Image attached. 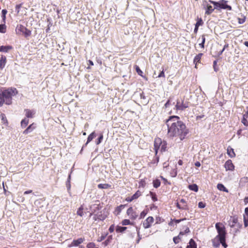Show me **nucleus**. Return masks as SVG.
<instances>
[{
  "label": "nucleus",
  "mask_w": 248,
  "mask_h": 248,
  "mask_svg": "<svg viewBox=\"0 0 248 248\" xmlns=\"http://www.w3.org/2000/svg\"><path fill=\"white\" fill-rule=\"evenodd\" d=\"M238 223V219L235 217H231L229 221V226L232 228L234 227Z\"/></svg>",
  "instance_id": "obj_14"
},
{
  "label": "nucleus",
  "mask_w": 248,
  "mask_h": 248,
  "mask_svg": "<svg viewBox=\"0 0 248 248\" xmlns=\"http://www.w3.org/2000/svg\"><path fill=\"white\" fill-rule=\"evenodd\" d=\"M70 178H71V175L69 174L68 176V178L67 184H66L67 187H68V188H70V186H68V184H69L70 183Z\"/></svg>",
  "instance_id": "obj_57"
},
{
  "label": "nucleus",
  "mask_w": 248,
  "mask_h": 248,
  "mask_svg": "<svg viewBox=\"0 0 248 248\" xmlns=\"http://www.w3.org/2000/svg\"><path fill=\"white\" fill-rule=\"evenodd\" d=\"M179 237H174L173 238V242L175 244H178L179 242L180 239H179Z\"/></svg>",
  "instance_id": "obj_52"
},
{
  "label": "nucleus",
  "mask_w": 248,
  "mask_h": 248,
  "mask_svg": "<svg viewBox=\"0 0 248 248\" xmlns=\"http://www.w3.org/2000/svg\"><path fill=\"white\" fill-rule=\"evenodd\" d=\"M228 46H229V45L228 44L225 45L224 47H223V49L218 52V56H220V55H221L222 54L223 52L224 51L225 49L226 48L228 47Z\"/></svg>",
  "instance_id": "obj_46"
},
{
  "label": "nucleus",
  "mask_w": 248,
  "mask_h": 248,
  "mask_svg": "<svg viewBox=\"0 0 248 248\" xmlns=\"http://www.w3.org/2000/svg\"><path fill=\"white\" fill-rule=\"evenodd\" d=\"M21 7V4H18L16 6V9L17 10V12L18 13L19 12V9Z\"/></svg>",
  "instance_id": "obj_58"
},
{
  "label": "nucleus",
  "mask_w": 248,
  "mask_h": 248,
  "mask_svg": "<svg viewBox=\"0 0 248 248\" xmlns=\"http://www.w3.org/2000/svg\"><path fill=\"white\" fill-rule=\"evenodd\" d=\"M110 187V185L108 184H100L98 185V187L100 189H107Z\"/></svg>",
  "instance_id": "obj_28"
},
{
  "label": "nucleus",
  "mask_w": 248,
  "mask_h": 248,
  "mask_svg": "<svg viewBox=\"0 0 248 248\" xmlns=\"http://www.w3.org/2000/svg\"><path fill=\"white\" fill-rule=\"evenodd\" d=\"M141 195V192L138 190L132 197V199L134 200L138 199Z\"/></svg>",
  "instance_id": "obj_35"
},
{
  "label": "nucleus",
  "mask_w": 248,
  "mask_h": 248,
  "mask_svg": "<svg viewBox=\"0 0 248 248\" xmlns=\"http://www.w3.org/2000/svg\"><path fill=\"white\" fill-rule=\"evenodd\" d=\"M154 219L152 217H149L143 222V226L145 229L149 228L151 227L152 223H153Z\"/></svg>",
  "instance_id": "obj_8"
},
{
  "label": "nucleus",
  "mask_w": 248,
  "mask_h": 248,
  "mask_svg": "<svg viewBox=\"0 0 248 248\" xmlns=\"http://www.w3.org/2000/svg\"><path fill=\"white\" fill-rule=\"evenodd\" d=\"M24 111L25 112V116L26 118H32L34 117L35 114L34 111L29 109H25Z\"/></svg>",
  "instance_id": "obj_13"
},
{
  "label": "nucleus",
  "mask_w": 248,
  "mask_h": 248,
  "mask_svg": "<svg viewBox=\"0 0 248 248\" xmlns=\"http://www.w3.org/2000/svg\"><path fill=\"white\" fill-rule=\"evenodd\" d=\"M220 225H221V224L220 223H217L215 225L218 233L217 237L219 239L220 244L226 248L227 247V245L225 242L226 235L225 228L224 226H220Z\"/></svg>",
  "instance_id": "obj_4"
},
{
  "label": "nucleus",
  "mask_w": 248,
  "mask_h": 248,
  "mask_svg": "<svg viewBox=\"0 0 248 248\" xmlns=\"http://www.w3.org/2000/svg\"><path fill=\"white\" fill-rule=\"evenodd\" d=\"M215 9H216L215 7L213 8L212 6L208 4L206 5V8H205V14L210 15L214 12Z\"/></svg>",
  "instance_id": "obj_15"
},
{
  "label": "nucleus",
  "mask_w": 248,
  "mask_h": 248,
  "mask_svg": "<svg viewBox=\"0 0 248 248\" xmlns=\"http://www.w3.org/2000/svg\"><path fill=\"white\" fill-rule=\"evenodd\" d=\"M126 228H127L125 227L117 226L116 230L117 232H124L126 229Z\"/></svg>",
  "instance_id": "obj_38"
},
{
  "label": "nucleus",
  "mask_w": 248,
  "mask_h": 248,
  "mask_svg": "<svg viewBox=\"0 0 248 248\" xmlns=\"http://www.w3.org/2000/svg\"><path fill=\"white\" fill-rule=\"evenodd\" d=\"M84 240L85 239L84 238H79L77 240H74L72 243L68 245V247L71 248L72 247H77L83 243Z\"/></svg>",
  "instance_id": "obj_10"
},
{
  "label": "nucleus",
  "mask_w": 248,
  "mask_h": 248,
  "mask_svg": "<svg viewBox=\"0 0 248 248\" xmlns=\"http://www.w3.org/2000/svg\"><path fill=\"white\" fill-rule=\"evenodd\" d=\"M18 91L14 87L4 88L0 90V107L4 104L10 105L13 102V97L18 94Z\"/></svg>",
  "instance_id": "obj_2"
},
{
  "label": "nucleus",
  "mask_w": 248,
  "mask_h": 248,
  "mask_svg": "<svg viewBox=\"0 0 248 248\" xmlns=\"http://www.w3.org/2000/svg\"><path fill=\"white\" fill-rule=\"evenodd\" d=\"M186 248H197V245L192 239L190 240L189 245L187 246Z\"/></svg>",
  "instance_id": "obj_25"
},
{
  "label": "nucleus",
  "mask_w": 248,
  "mask_h": 248,
  "mask_svg": "<svg viewBox=\"0 0 248 248\" xmlns=\"http://www.w3.org/2000/svg\"><path fill=\"white\" fill-rule=\"evenodd\" d=\"M213 245L215 248H217L220 245V241L219 238L217 237V235L212 240Z\"/></svg>",
  "instance_id": "obj_21"
},
{
  "label": "nucleus",
  "mask_w": 248,
  "mask_h": 248,
  "mask_svg": "<svg viewBox=\"0 0 248 248\" xmlns=\"http://www.w3.org/2000/svg\"><path fill=\"white\" fill-rule=\"evenodd\" d=\"M244 226L247 227L248 226V207L245 209V214L243 216Z\"/></svg>",
  "instance_id": "obj_17"
},
{
  "label": "nucleus",
  "mask_w": 248,
  "mask_h": 248,
  "mask_svg": "<svg viewBox=\"0 0 248 248\" xmlns=\"http://www.w3.org/2000/svg\"><path fill=\"white\" fill-rule=\"evenodd\" d=\"M32 191L31 190H29L25 191L24 193V194L27 195V194L32 193Z\"/></svg>",
  "instance_id": "obj_62"
},
{
  "label": "nucleus",
  "mask_w": 248,
  "mask_h": 248,
  "mask_svg": "<svg viewBox=\"0 0 248 248\" xmlns=\"http://www.w3.org/2000/svg\"><path fill=\"white\" fill-rule=\"evenodd\" d=\"M213 68L214 70L216 72H217L218 70V68L217 67V61H214L213 62Z\"/></svg>",
  "instance_id": "obj_48"
},
{
  "label": "nucleus",
  "mask_w": 248,
  "mask_h": 248,
  "mask_svg": "<svg viewBox=\"0 0 248 248\" xmlns=\"http://www.w3.org/2000/svg\"><path fill=\"white\" fill-rule=\"evenodd\" d=\"M204 117V115H199L196 116V120H199L200 119H202Z\"/></svg>",
  "instance_id": "obj_60"
},
{
  "label": "nucleus",
  "mask_w": 248,
  "mask_h": 248,
  "mask_svg": "<svg viewBox=\"0 0 248 248\" xmlns=\"http://www.w3.org/2000/svg\"><path fill=\"white\" fill-rule=\"evenodd\" d=\"M189 188L195 192H197L198 190V187L196 184H192L189 185Z\"/></svg>",
  "instance_id": "obj_31"
},
{
  "label": "nucleus",
  "mask_w": 248,
  "mask_h": 248,
  "mask_svg": "<svg viewBox=\"0 0 248 248\" xmlns=\"http://www.w3.org/2000/svg\"><path fill=\"white\" fill-rule=\"evenodd\" d=\"M217 188L220 191L228 192V190L222 184H218L217 185Z\"/></svg>",
  "instance_id": "obj_27"
},
{
  "label": "nucleus",
  "mask_w": 248,
  "mask_h": 248,
  "mask_svg": "<svg viewBox=\"0 0 248 248\" xmlns=\"http://www.w3.org/2000/svg\"><path fill=\"white\" fill-rule=\"evenodd\" d=\"M241 16H242V17H238L237 18L238 22L240 24H242L244 23L246 21V19L245 16H243V15H241Z\"/></svg>",
  "instance_id": "obj_32"
},
{
  "label": "nucleus",
  "mask_w": 248,
  "mask_h": 248,
  "mask_svg": "<svg viewBox=\"0 0 248 248\" xmlns=\"http://www.w3.org/2000/svg\"><path fill=\"white\" fill-rule=\"evenodd\" d=\"M165 73H164V70H163L158 75V78H165Z\"/></svg>",
  "instance_id": "obj_51"
},
{
  "label": "nucleus",
  "mask_w": 248,
  "mask_h": 248,
  "mask_svg": "<svg viewBox=\"0 0 248 248\" xmlns=\"http://www.w3.org/2000/svg\"><path fill=\"white\" fill-rule=\"evenodd\" d=\"M95 246V245L94 243H93V242H91L87 244V248H94Z\"/></svg>",
  "instance_id": "obj_47"
},
{
  "label": "nucleus",
  "mask_w": 248,
  "mask_h": 248,
  "mask_svg": "<svg viewBox=\"0 0 248 248\" xmlns=\"http://www.w3.org/2000/svg\"><path fill=\"white\" fill-rule=\"evenodd\" d=\"M184 232L185 233H188L190 232L189 228L186 227Z\"/></svg>",
  "instance_id": "obj_63"
},
{
  "label": "nucleus",
  "mask_w": 248,
  "mask_h": 248,
  "mask_svg": "<svg viewBox=\"0 0 248 248\" xmlns=\"http://www.w3.org/2000/svg\"><path fill=\"white\" fill-rule=\"evenodd\" d=\"M122 224L123 225H127L130 224V221L129 219H124L122 221Z\"/></svg>",
  "instance_id": "obj_45"
},
{
  "label": "nucleus",
  "mask_w": 248,
  "mask_h": 248,
  "mask_svg": "<svg viewBox=\"0 0 248 248\" xmlns=\"http://www.w3.org/2000/svg\"><path fill=\"white\" fill-rule=\"evenodd\" d=\"M147 214V211L146 210H143L140 215V218H143Z\"/></svg>",
  "instance_id": "obj_49"
},
{
  "label": "nucleus",
  "mask_w": 248,
  "mask_h": 248,
  "mask_svg": "<svg viewBox=\"0 0 248 248\" xmlns=\"http://www.w3.org/2000/svg\"><path fill=\"white\" fill-rule=\"evenodd\" d=\"M198 29H199V27L198 26H196L195 25V29H194V32L195 34H196L198 32Z\"/></svg>",
  "instance_id": "obj_64"
},
{
  "label": "nucleus",
  "mask_w": 248,
  "mask_h": 248,
  "mask_svg": "<svg viewBox=\"0 0 248 248\" xmlns=\"http://www.w3.org/2000/svg\"><path fill=\"white\" fill-rule=\"evenodd\" d=\"M135 70H136L137 73L138 74V75L142 76V75L143 74V72L140 70V68L139 66L136 65L135 66Z\"/></svg>",
  "instance_id": "obj_40"
},
{
  "label": "nucleus",
  "mask_w": 248,
  "mask_h": 248,
  "mask_svg": "<svg viewBox=\"0 0 248 248\" xmlns=\"http://www.w3.org/2000/svg\"><path fill=\"white\" fill-rule=\"evenodd\" d=\"M126 213L128 216L130 217V218L132 219H135L138 216V214L133 211V208L132 207H129L126 212Z\"/></svg>",
  "instance_id": "obj_9"
},
{
  "label": "nucleus",
  "mask_w": 248,
  "mask_h": 248,
  "mask_svg": "<svg viewBox=\"0 0 248 248\" xmlns=\"http://www.w3.org/2000/svg\"><path fill=\"white\" fill-rule=\"evenodd\" d=\"M115 229L114 226L113 225H112L110 226L109 228V231L110 232H112L114 231Z\"/></svg>",
  "instance_id": "obj_56"
},
{
  "label": "nucleus",
  "mask_w": 248,
  "mask_h": 248,
  "mask_svg": "<svg viewBox=\"0 0 248 248\" xmlns=\"http://www.w3.org/2000/svg\"><path fill=\"white\" fill-rule=\"evenodd\" d=\"M134 200L132 199V197H128L126 198V201L128 202H131Z\"/></svg>",
  "instance_id": "obj_59"
},
{
  "label": "nucleus",
  "mask_w": 248,
  "mask_h": 248,
  "mask_svg": "<svg viewBox=\"0 0 248 248\" xmlns=\"http://www.w3.org/2000/svg\"><path fill=\"white\" fill-rule=\"evenodd\" d=\"M160 185V182L159 180L156 179L153 181V186L155 188L158 187Z\"/></svg>",
  "instance_id": "obj_37"
},
{
  "label": "nucleus",
  "mask_w": 248,
  "mask_h": 248,
  "mask_svg": "<svg viewBox=\"0 0 248 248\" xmlns=\"http://www.w3.org/2000/svg\"><path fill=\"white\" fill-rule=\"evenodd\" d=\"M16 32L17 34L24 35L25 37L31 36V32L30 30L21 24L17 25L16 28Z\"/></svg>",
  "instance_id": "obj_6"
},
{
  "label": "nucleus",
  "mask_w": 248,
  "mask_h": 248,
  "mask_svg": "<svg viewBox=\"0 0 248 248\" xmlns=\"http://www.w3.org/2000/svg\"><path fill=\"white\" fill-rule=\"evenodd\" d=\"M186 218H183V219H174V221L175 222V223L176 224H177V223H180L181 221L184 220H186Z\"/></svg>",
  "instance_id": "obj_54"
},
{
  "label": "nucleus",
  "mask_w": 248,
  "mask_h": 248,
  "mask_svg": "<svg viewBox=\"0 0 248 248\" xmlns=\"http://www.w3.org/2000/svg\"><path fill=\"white\" fill-rule=\"evenodd\" d=\"M202 41L201 43L199 44V45L203 49L204 48V43L205 42V38L204 35H202Z\"/></svg>",
  "instance_id": "obj_34"
},
{
  "label": "nucleus",
  "mask_w": 248,
  "mask_h": 248,
  "mask_svg": "<svg viewBox=\"0 0 248 248\" xmlns=\"http://www.w3.org/2000/svg\"><path fill=\"white\" fill-rule=\"evenodd\" d=\"M176 206L179 209L187 210L188 207L186 204L181 205L179 202L176 203Z\"/></svg>",
  "instance_id": "obj_29"
},
{
  "label": "nucleus",
  "mask_w": 248,
  "mask_h": 248,
  "mask_svg": "<svg viewBox=\"0 0 248 248\" xmlns=\"http://www.w3.org/2000/svg\"><path fill=\"white\" fill-rule=\"evenodd\" d=\"M248 118V111L247 112V114H245L243 115V118L242 120V123L246 126H248V120H247Z\"/></svg>",
  "instance_id": "obj_23"
},
{
  "label": "nucleus",
  "mask_w": 248,
  "mask_h": 248,
  "mask_svg": "<svg viewBox=\"0 0 248 248\" xmlns=\"http://www.w3.org/2000/svg\"><path fill=\"white\" fill-rule=\"evenodd\" d=\"M205 203H204L203 202H199L198 203V207L200 208H204L205 207Z\"/></svg>",
  "instance_id": "obj_50"
},
{
  "label": "nucleus",
  "mask_w": 248,
  "mask_h": 248,
  "mask_svg": "<svg viewBox=\"0 0 248 248\" xmlns=\"http://www.w3.org/2000/svg\"><path fill=\"white\" fill-rule=\"evenodd\" d=\"M103 139V134H100V135L99 136V137L97 139V140L96 141V144L97 145L99 144L102 142Z\"/></svg>",
  "instance_id": "obj_43"
},
{
  "label": "nucleus",
  "mask_w": 248,
  "mask_h": 248,
  "mask_svg": "<svg viewBox=\"0 0 248 248\" xmlns=\"http://www.w3.org/2000/svg\"><path fill=\"white\" fill-rule=\"evenodd\" d=\"M140 186L144 187L145 185V182L144 180H141L140 182Z\"/></svg>",
  "instance_id": "obj_55"
},
{
  "label": "nucleus",
  "mask_w": 248,
  "mask_h": 248,
  "mask_svg": "<svg viewBox=\"0 0 248 248\" xmlns=\"http://www.w3.org/2000/svg\"><path fill=\"white\" fill-rule=\"evenodd\" d=\"M0 117L1 119L2 123L3 124H4L5 126H8V121L7 119V118L5 115L4 113H1L0 114Z\"/></svg>",
  "instance_id": "obj_22"
},
{
  "label": "nucleus",
  "mask_w": 248,
  "mask_h": 248,
  "mask_svg": "<svg viewBox=\"0 0 248 248\" xmlns=\"http://www.w3.org/2000/svg\"><path fill=\"white\" fill-rule=\"evenodd\" d=\"M106 236V235H102L101 237H100L98 239L97 241L98 242H101L102 241H103V240H104L105 239Z\"/></svg>",
  "instance_id": "obj_53"
},
{
  "label": "nucleus",
  "mask_w": 248,
  "mask_h": 248,
  "mask_svg": "<svg viewBox=\"0 0 248 248\" xmlns=\"http://www.w3.org/2000/svg\"><path fill=\"white\" fill-rule=\"evenodd\" d=\"M203 56V53H200L197 54L194 58L193 62L195 64V67L197 68V65L198 63H201V60L202 56Z\"/></svg>",
  "instance_id": "obj_12"
},
{
  "label": "nucleus",
  "mask_w": 248,
  "mask_h": 248,
  "mask_svg": "<svg viewBox=\"0 0 248 248\" xmlns=\"http://www.w3.org/2000/svg\"><path fill=\"white\" fill-rule=\"evenodd\" d=\"M167 142L162 140L161 138H156L154 140V150L155 154H163L167 150Z\"/></svg>",
  "instance_id": "obj_3"
},
{
  "label": "nucleus",
  "mask_w": 248,
  "mask_h": 248,
  "mask_svg": "<svg viewBox=\"0 0 248 248\" xmlns=\"http://www.w3.org/2000/svg\"><path fill=\"white\" fill-rule=\"evenodd\" d=\"M168 127V135L180 140H184L189 133V130L186 124L180 120L177 116H171L166 120Z\"/></svg>",
  "instance_id": "obj_1"
},
{
  "label": "nucleus",
  "mask_w": 248,
  "mask_h": 248,
  "mask_svg": "<svg viewBox=\"0 0 248 248\" xmlns=\"http://www.w3.org/2000/svg\"><path fill=\"white\" fill-rule=\"evenodd\" d=\"M209 2L213 4L215 6V9L218 11L221 9H226L229 11L232 10L231 6L228 5V1L226 0H220L219 1H215L212 0H209Z\"/></svg>",
  "instance_id": "obj_5"
},
{
  "label": "nucleus",
  "mask_w": 248,
  "mask_h": 248,
  "mask_svg": "<svg viewBox=\"0 0 248 248\" xmlns=\"http://www.w3.org/2000/svg\"><path fill=\"white\" fill-rule=\"evenodd\" d=\"M125 205L121 204L117 207L115 210L114 213L116 215H118L121 212L122 210L124 208Z\"/></svg>",
  "instance_id": "obj_24"
},
{
  "label": "nucleus",
  "mask_w": 248,
  "mask_h": 248,
  "mask_svg": "<svg viewBox=\"0 0 248 248\" xmlns=\"http://www.w3.org/2000/svg\"><path fill=\"white\" fill-rule=\"evenodd\" d=\"M196 20H197V22L195 24V25L196 26H198L199 27V26L203 25V21L202 18L197 17Z\"/></svg>",
  "instance_id": "obj_30"
},
{
  "label": "nucleus",
  "mask_w": 248,
  "mask_h": 248,
  "mask_svg": "<svg viewBox=\"0 0 248 248\" xmlns=\"http://www.w3.org/2000/svg\"><path fill=\"white\" fill-rule=\"evenodd\" d=\"M29 122V119L26 118H25L24 119L22 120V121L21 122V127L22 128L26 127L28 125Z\"/></svg>",
  "instance_id": "obj_26"
},
{
  "label": "nucleus",
  "mask_w": 248,
  "mask_h": 248,
  "mask_svg": "<svg viewBox=\"0 0 248 248\" xmlns=\"http://www.w3.org/2000/svg\"><path fill=\"white\" fill-rule=\"evenodd\" d=\"M180 203H182L183 204L182 205H184V204H186V201H185V199H182L180 200Z\"/></svg>",
  "instance_id": "obj_61"
},
{
  "label": "nucleus",
  "mask_w": 248,
  "mask_h": 248,
  "mask_svg": "<svg viewBox=\"0 0 248 248\" xmlns=\"http://www.w3.org/2000/svg\"><path fill=\"white\" fill-rule=\"evenodd\" d=\"M189 104L190 102L188 101H185L184 98L181 99V101L177 99L175 108L176 110H184L189 107Z\"/></svg>",
  "instance_id": "obj_7"
},
{
  "label": "nucleus",
  "mask_w": 248,
  "mask_h": 248,
  "mask_svg": "<svg viewBox=\"0 0 248 248\" xmlns=\"http://www.w3.org/2000/svg\"><path fill=\"white\" fill-rule=\"evenodd\" d=\"M83 207L82 205H81L80 207L78 209V211L77 212V214L78 215L82 217L83 215Z\"/></svg>",
  "instance_id": "obj_33"
},
{
  "label": "nucleus",
  "mask_w": 248,
  "mask_h": 248,
  "mask_svg": "<svg viewBox=\"0 0 248 248\" xmlns=\"http://www.w3.org/2000/svg\"><path fill=\"white\" fill-rule=\"evenodd\" d=\"M225 168L227 170H232L234 169V166L230 160H227L225 164Z\"/></svg>",
  "instance_id": "obj_18"
},
{
  "label": "nucleus",
  "mask_w": 248,
  "mask_h": 248,
  "mask_svg": "<svg viewBox=\"0 0 248 248\" xmlns=\"http://www.w3.org/2000/svg\"><path fill=\"white\" fill-rule=\"evenodd\" d=\"M6 31V26L5 24H0V32L5 33Z\"/></svg>",
  "instance_id": "obj_36"
},
{
  "label": "nucleus",
  "mask_w": 248,
  "mask_h": 248,
  "mask_svg": "<svg viewBox=\"0 0 248 248\" xmlns=\"http://www.w3.org/2000/svg\"><path fill=\"white\" fill-rule=\"evenodd\" d=\"M6 63V58L5 56L2 55L0 59V69H2Z\"/></svg>",
  "instance_id": "obj_19"
},
{
  "label": "nucleus",
  "mask_w": 248,
  "mask_h": 248,
  "mask_svg": "<svg viewBox=\"0 0 248 248\" xmlns=\"http://www.w3.org/2000/svg\"><path fill=\"white\" fill-rule=\"evenodd\" d=\"M2 13V17L3 20H5L6 18V14L7 13V11L6 9H3L1 11Z\"/></svg>",
  "instance_id": "obj_44"
},
{
  "label": "nucleus",
  "mask_w": 248,
  "mask_h": 248,
  "mask_svg": "<svg viewBox=\"0 0 248 248\" xmlns=\"http://www.w3.org/2000/svg\"><path fill=\"white\" fill-rule=\"evenodd\" d=\"M36 127V124L34 123L31 124L23 132L25 135L28 134L31 132Z\"/></svg>",
  "instance_id": "obj_11"
},
{
  "label": "nucleus",
  "mask_w": 248,
  "mask_h": 248,
  "mask_svg": "<svg viewBox=\"0 0 248 248\" xmlns=\"http://www.w3.org/2000/svg\"><path fill=\"white\" fill-rule=\"evenodd\" d=\"M112 239V236L109 235L108 236L107 239L103 243V244H104L105 246H107L110 242L111 240Z\"/></svg>",
  "instance_id": "obj_41"
},
{
  "label": "nucleus",
  "mask_w": 248,
  "mask_h": 248,
  "mask_svg": "<svg viewBox=\"0 0 248 248\" xmlns=\"http://www.w3.org/2000/svg\"><path fill=\"white\" fill-rule=\"evenodd\" d=\"M150 195L151 196L152 200L154 202H155V201H156L157 200V198L156 196L155 193L150 191Z\"/></svg>",
  "instance_id": "obj_42"
},
{
  "label": "nucleus",
  "mask_w": 248,
  "mask_h": 248,
  "mask_svg": "<svg viewBox=\"0 0 248 248\" xmlns=\"http://www.w3.org/2000/svg\"><path fill=\"white\" fill-rule=\"evenodd\" d=\"M13 48L12 46H0V52L7 53Z\"/></svg>",
  "instance_id": "obj_16"
},
{
  "label": "nucleus",
  "mask_w": 248,
  "mask_h": 248,
  "mask_svg": "<svg viewBox=\"0 0 248 248\" xmlns=\"http://www.w3.org/2000/svg\"><path fill=\"white\" fill-rule=\"evenodd\" d=\"M96 135L94 131L93 132L91 133L87 138V140L86 143L85 144V146H87V145L95 137H96Z\"/></svg>",
  "instance_id": "obj_20"
},
{
  "label": "nucleus",
  "mask_w": 248,
  "mask_h": 248,
  "mask_svg": "<svg viewBox=\"0 0 248 248\" xmlns=\"http://www.w3.org/2000/svg\"><path fill=\"white\" fill-rule=\"evenodd\" d=\"M227 154L228 155H235L233 149L231 147H228L227 148Z\"/></svg>",
  "instance_id": "obj_39"
}]
</instances>
